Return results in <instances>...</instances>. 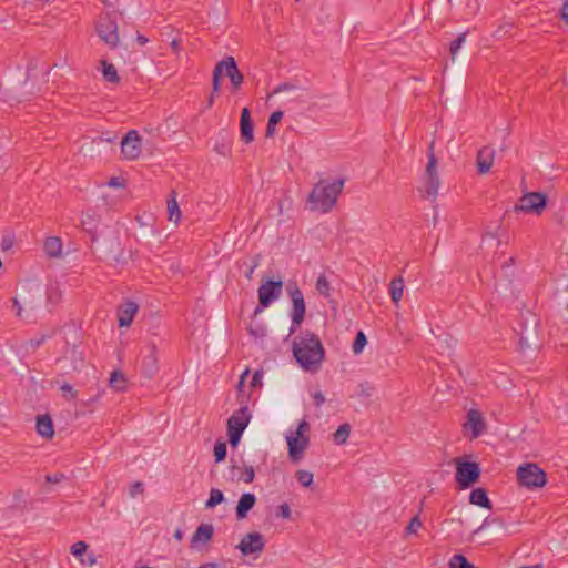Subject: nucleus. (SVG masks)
Wrapping results in <instances>:
<instances>
[{
    "label": "nucleus",
    "mask_w": 568,
    "mask_h": 568,
    "mask_svg": "<svg viewBox=\"0 0 568 568\" xmlns=\"http://www.w3.org/2000/svg\"><path fill=\"white\" fill-rule=\"evenodd\" d=\"M293 355L304 371L314 373L321 368L325 351L314 333L305 332L294 339Z\"/></svg>",
    "instance_id": "nucleus-1"
},
{
    "label": "nucleus",
    "mask_w": 568,
    "mask_h": 568,
    "mask_svg": "<svg viewBox=\"0 0 568 568\" xmlns=\"http://www.w3.org/2000/svg\"><path fill=\"white\" fill-rule=\"evenodd\" d=\"M344 187V180L321 179L307 196V206L312 212L328 213L337 203Z\"/></svg>",
    "instance_id": "nucleus-2"
},
{
    "label": "nucleus",
    "mask_w": 568,
    "mask_h": 568,
    "mask_svg": "<svg viewBox=\"0 0 568 568\" xmlns=\"http://www.w3.org/2000/svg\"><path fill=\"white\" fill-rule=\"evenodd\" d=\"M310 423L305 419L301 420L295 430H288L285 435L287 444V455L292 463H300L307 450L310 439Z\"/></svg>",
    "instance_id": "nucleus-3"
},
{
    "label": "nucleus",
    "mask_w": 568,
    "mask_h": 568,
    "mask_svg": "<svg viewBox=\"0 0 568 568\" xmlns=\"http://www.w3.org/2000/svg\"><path fill=\"white\" fill-rule=\"evenodd\" d=\"M434 142L428 148V161L425 171L420 178L418 192L424 199L434 201L440 187V178L438 174V163L434 153Z\"/></svg>",
    "instance_id": "nucleus-4"
},
{
    "label": "nucleus",
    "mask_w": 568,
    "mask_h": 568,
    "mask_svg": "<svg viewBox=\"0 0 568 568\" xmlns=\"http://www.w3.org/2000/svg\"><path fill=\"white\" fill-rule=\"evenodd\" d=\"M94 31L98 38L111 50L120 45L121 39L115 13H101L94 22Z\"/></svg>",
    "instance_id": "nucleus-5"
},
{
    "label": "nucleus",
    "mask_w": 568,
    "mask_h": 568,
    "mask_svg": "<svg viewBox=\"0 0 568 568\" xmlns=\"http://www.w3.org/2000/svg\"><path fill=\"white\" fill-rule=\"evenodd\" d=\"M516 476L518 485L529 490L544 488L547 484L546 471L536 463L519 465Z\"/></svg>",
    "instance_id": "nucleus-6"
},
{
    "label": "nucleus",
    "mask_w": 568,
    "mask_h": 568,
    "mask_svg": "<svg viewBox=\"0 0 568 568\" xmlns=\"http://www.w3.org/2000/svg\"><path fill=\"white\" fill-rule=\"evenodd\" d=\"M250 419L251 415L246 405H242L241 408L234 412L227 419V435L232 447H236L239 445L241 436L247 427Z\"/></svg>",
    "instance_id": "nucleus-7"
},
{
    "label": "nucleus",
    "mask_w": 568,
    "mask_h": 568,
    "mask_svg": "<svg viewBox=\"0 0 568 568\" xmlns=\"http://www.w3.org/2000/svg\"><path fill=\"white\" fill-rule=\"evenodd\" d=\"M455 478L459 489H467L478 481L480 476V468L477 463L457 458L455 460Z\"/></svg>",
    "instance_id": "nucleus-8"
},
{
    "label": "nucleus",
    "mask_w": 568,
    "mask_h": 568,
    "mask_svg": "<svg viewBox=\"0 0 568 568\" xmlns=\"http://www.w3.org/2000/svg\"><path fill=\"white\" fill-rule=\"evenodd\" d=\"M463 433L470 440L480 437L487 432V422L484 414L477 408L467 412L466 419L462 425Z\"/></svg>",
    "instance_id": "nucleus-9"
},
{
    "label": "nucleus",
    "mask_w": 568,
    "mask_h": 568,
    "mask_svg": "<svg viewBox=\"0 0 568 568\" xmlns=\"http://www.w3.org/2000/svg\"><path fill=\"white\" fill-rule=\"evenodd\" d=\"M547 206V196L540 192L525 193L515 205V212L540 215Z\"/></svg>",
    "instance_id": "nucleus-10"
},
{
    "label": "nucleus",
    "mask_w": 568,
    "mask_h": 568,
    "mask_svg": "<svg viewBox=\"0 0 568 568\" xmlns=\"http://www.w3.org/2000/svg\"><path fill=\"white\" fill-rule=\"evenodd\" d=\"M283 290V281L267 280L258 287V303L260 306L255 308L254 314L261 313L264 308L268 307L272 302L280 298Z\"/></svg>",
    "instance_id": "nucleus-11"
},
{
    "label": "nucleus",
    "mask_w": 568,
    "mask_h": 568,
    "mask_svg": "<svg viewBox=\"0 0 568 568\" xmlns=\"http://www.w3.org/2000/svg\"><path fill=\"white\" fill-rule=\"evenodd\" d=\"M286 291L292 301L291 317L293 327L291 328V332H293L294 328L298 327L302 324L305 317L306 306L303 293L298 288L296 283H288Z\"/></svg>",
    "instance_id": "nucleus-12"
},
{
    "label": "nucleus",
    "mask_w": 568,
    "mask_h": 568,
    "mask_svg": "<svg viewBox=\"0 0 568 568\" xmlns=\"http://www.w3.org/2000/svg\"><path fill=\"white\" fill-rule=\"evenodd\" d=\"M265 538L261 532L254 531L243 536L236 548L244 557L258 558L265 548Z\"/></svg>",
    "instance_id": "nucleus-13"
},
{
    "label": "nucleus",
    "mask_w": 568,
    "mask_h": 568,
    "mask_svg": "<svg viewBox=\"0 0 568 568\" xmlns=\"http://www.w3.org/2000/svg\"><path fill=\"white\" fill-rule=\"evenodd\" d=\"M141 374L148 378H153L159 372V351L154 342H149L145 346V354L140 363Z\"/></svg>",
    "instance_id": "nucleus-14"
},
{
    "label": "nucleus",
    "mask_w": 568,
    "mask_h": 568,
    "mask_svg": "<svg viewBox=\"0 0 568 568\" xmlns=\"http://www.w3.org/2000/svg\"><path fill=\"white\" fill-rule=\"evenodd\" d=\"M142 151L141 136L135 130H131L121 141V154L125 160H136Z\"/></svg>",
    "instance_id": "nucleus-15"
},
{
    "label": "nucleus",
    "mask_w": 568,
    "mask_h": 568,
    "mask_svg": "<svg viewBox=\"0 0 568 568\" xmlns=\"http://www.w3.org/2000/svg\"><path fill=\"white\" fill-rule=\"evenodd\" d=\"M214 527L212 524H201L193 534L190 547L193 550L202 551L213 538Z\"/></svg>",
    "instance_id": "nucleus-16"
},
{
    "label": "nucleus",
    "mask_w": 568,
    "mask_h": 568,
    "mask_svg": "<svg viewBox=\"0 0 568 568\" xmlns=\"http://www.w3.org/2000/svg\"><path fill=\"white\" fill-rule=\"evenodd\" d=\"M220 67H223L225 75L230 79L233 92L239 91L244 81V77L240 72L235 59L233 57H226L220 61Z\"/></svg>",
    "instance_id": "nucleus-17"
},
{
    "label": "nucleus",
    "mask_w": 568,
    "mask_h": 568,
    "mask_svg": "<svg viewBox=\"0 0 568 568\" xmlns=\"http://www.w3.org/2000/svg\"><path fill=\"white\" fill-rule=\"evenodd\" d=\"M495 158L496 150L490 145L483 146L478 150L476 154V168L479 175H485L491 170Z\"/></svg>",
    "instance_id": "nucleus-18"
},
{
    "label": "nucleus",
    "mask_w": 568,
    "mask_h": 568,
    "mask_svg": "<svg viewBox=\"0 0 568 568\" xmlns=\"http://www.w3.org/2000/svg\"><path fill=\"white\" fill-rule=\"evenodd\" d=\"M139 311V305L133 301H125L118 308V322L120 327H129Z\"/></svg>",
    "instance_id": "nucleus-19"
},
{
    "label": "nucleus",
    "mask_w": 568,
    "mask_h": 568,
    "mask_svg": "<svg viewBox=\"0 0 568 568\" xmlns=\"http://www.w3.org/2000/svg\"><path fill=\"white\" fill-rule=\"evenodd\" d=\"M240 135L241 140L245 144H250L254 141V125L251 118V112L247 108H244L241 113Z\"/></svg>",
    "instance_id": "nucleus-20"
},
{
    "label": "nucleus",
    "mask_w": 568,
    "mask_h": 568,
    "mask_svg": "<svg viewBox=\"0 0 568 568\" xmlns=\"http://www.w3.org/2000/svg\"><path fill=\"white\" fill-rule=\"evenodd\" d=\"M43 252L47 257L59 260L63 257V243L59 236H47L43 241Z\"/></svg>",
    "instance_id": "nucleus-21"
},
{
    "label": "nucleus",
    "mask_w": 568,
    "mask_h": 568,
    "mask_svg": "<svg viewBox=\"0 0 568 568\" xmlns=\"http://www.w3.org/2000/svg\"><path fill=\"white\" fill-rule=\"evenodd\" d=\"M36 430L40 437L50 440L54 436V427L52 418L44 414L39 415L36 420Z\"/></svg>",
    "instance_id": "nucleus-22"
},
{
    "label": "nucleus",
    "mask_w": 568,
    "mask_h": 568,
    "mask_svg": "<svg viewBox=\"0 0 568 568\" xmlns=\"http://www.w3.org/2000/svg\"><path fill=\"white\" fill-rule=\"evenodd\" d=\"M256 497L252 493L243 494L236 505V517L237 519H244L247 517L248 511L255 506Z\"/></svg>",
    "instance_id": "nucleus-23"
},
{
    "label": "nucleus",
    "mask_w": 568,
    "mask_h": 568,
    "mask_svg": "<svg viewBox=\"0 0 568 568\" xmlns=\"http://www.w3.org/2000/svg\"><path fill=\"white\" fill-rule=\"evenodd\" d=\"M98 70L101 72L104 81L112 83V84H119L120 83V75L118 73L116 68L108 62L106 60L102 59L99 62Z\"/></svg>",
    "instance_id": "nucleus-24"
},
{
    "label": "nucleus",
    "mask_w": 568,
    "mask_h": 568,
    "mask_svg": "<svg viewBox=\"0 0 568 568\" xmlns=\"http://www.w3.org/2000/svg\"><path fill=\"white\" fill-rule=\"evenodd\" d=\"M129 382L125 374L119 369L110 374L109 387L116 393H125L128 390Z\"/></svg>",
    "instance_id": "nucleus-25"
},
{
    "label": "nucleus",
    "mask_w": 568,
    "mask_h": 568,
    "mask_svg": "<svg viewBox=\"0 0 568 568\" xmlns=\"http://www.w3.org/2000/svg\"><path fill=\"white\" fill-rule=\"evenodd\" d=\"M405 291V282L403 276H397L393 278L389 283V295L395 305H398L400 300L403 298Z\"/></svg>",
    "instance_id": "nucleus-26"
},
{
    "label": "nucleus",
    "mask_w": 568,
    "mask_h": 568,
    "mask_svg": "<svg viewBox=\"0 0 568 568\" xmlns=\"http://www.w3.org/2000/svg\"><path fill=\"white\" fill-rule=\"evenodd\" d=\"M469 503L483 508L491 509L493 505L484 488H476L469 495Z\"/></svg>",
    "instance_id": "nucleus-27"
},
{
    "label": "nucleus",
    "mask_w": 568,
    "mask_h": 568,
    "mask_svg": "<svg viewBox=\"0 0 568 568\" xmlns=\"http://www.w3.org/2000/svg\"><path fill=\"white\" fill-rule=\"evenodd\" d=\"M166 210L169 221L178 225L181 221L182 213L176 201L175 192H172V197L168 201Z\"/></svg>",
    "instance_id": "nucleus-28"
},
{
    "label": "nucleus",
    "mask_w": 568,
    "mask_h": 568,
    "mask_svg": "<svg viewBox=\"0 0 568 568\" xmlns=\"http://www.w3.org/2000/svg\"><path fill=\"white\" fill-rule=\"evenodd\" d=\"M352 427L348 423L342 424L333 434V442L336 445H345L349 438Z\"/></svg>",
    "instance_id": "nucleus-29"
},
{
    "label": "nucleus",
    "mask_w": 568,
    "mask_h": 568,
    "mask_svg": "<svg viewBox=\"0 0 568 568\" xmlns=\"http://www.w3.org/2000/svg\"><path fill=\"white\" fill-rule=\"evenodd\" d=\"M449 568H476L468 559L460 554L454 555L448 562Z\"/></svg>",
    "instance_id": "nucleus-30"
},
{
    "label": "nucleus",
    "mask_w": 568,
    "mask_h": 568,
    "mask_svg": "<svg viewBox=\"0 0 568 568\" xmlns=\"http://www.w3.org/2000/svg\"><path fill=\"white\" fill-rule=\"evenodd\" d=\"M283 112L282 111H275L271 114L267 121L266 125V138H272L275 133V125L282 120Z\"/></svg>",
    "instance_id": "nucleus-31"
},
{
    "label": "nucleus",
    "mask_w": 568,
    "mask_h": 568,
    "mask_svg": "<svg viewBox=\"0 0 568 568\" xmlns=\"http://www.w3.org/2000/svg\"><path fill=\"white\" fill-rule=\"evenodd\" d=\"M87 549H88V544L80 540V541L74 542L71 546L70 551L75 558L79 559L80 564L85 565L83 555L85 554Z\"/></svg>",
    "instance_id": "nucleus-32"
},
{
    "label": "nucleus",
    "mask_w": 568,
    "mask_h": 568,
    "mask_svg": "<svg viewBox=\"0 0 568 568\" xmlns=\"http://www.w3.org/2000/svg\"><path fill=\"white\" fill-rule=\"evenodd\" d=\"M69 358L71 359V367L73 371H80L83 367L84 357L81 352L73 348L69 353Z\"/></svg>",
    "instance_id": "nucleus-33"
},
{
    "label": "nucleus",
    "mask_w": 568,
    "mask_h": 568,
    "mask_svg": "<svg viewBox=\"0 0 568 568\" xmlns=\"http://www.w3.org/2000/svg\"><path fill=\"white\" fill-rule=\"evenodd\" d=\"M224 500V495L220 489L212 488L210 491V498L205 503L206 508H214Z\"/></svg>",
    "instance_id": "nucleus-34"
},
{
    "label": "nucleus",
    "mask_w": 568,
    "mask_h": 568,
    "mask_svg": "<svg viewBox=\"0 0 568 568\" xmlns=\"http://www.w3.org/2000/svg\"><path fill=\"white\" fill-rule=\"evenodd\" d=\"M316 291L324 297L331 295V284L325 275H320L316 281Z\"/></svg>",
    "instance_id": "nucleus-35"
},
{
    "label": "nucleus",
    "mask_w": 568,
    "mask_h": 568,
    "mask_svg": "<svg viewBox=\"0 0 568 568\" xmlns=\"http://www.w3.org/2000/svg\"><path fill=\"white\" fill-rule=\"evenodd\" d=\"M366 344H367L366 335L362 331L357 332L355 341L352 345L353 353L355 355H359L363 352V349L365 348Z\"/></svg>",
    "instance_id": "nucleus-36"
},
{
    "label": "nucleus",
    "mask_w": 568,
    "mask_h": 568,
    "mask_svg": "<svg viewBox=\"0 0 568 568\" xmlns=\"http://www.w3.org/2000/svg\"><path fill=\"white\" fill-rule=\"evenodd\" d=\"M295 477L298 480V483L303 487H306V488L311 487V485L313 484V479H314L313 474L311 471L304 470V469L297 470L295 474Z\"/></svg>",
    "instance_id": "nucleus-37"
},
{
    "label": "nucleus",
    "mask_w": 568,
    "mask_h": 568,
    "mask_svg": "<svg viewBox=\"0 0 568 568\" xmlns=\"http://www.w3.org/2000/svg\"><path fill=\"white\" fill-rule=\"evenodd\" d=\"M223 72V67H220V62H217L212 77V89L214 93H219L221 90V77Z\"/></svg>",
    "instance_id": "nucleus-38"
},
{
    "label": "nucleus",
    "mask_w": 568,
    "mask_h": 568,
    "mask_svg": "<svg viewBox=\"0 0 568 568\" xmlns=\"http://www.w3.org/2000/svg\"><path fill=\"white\" fill-rule=\"evenodd\" d=\"M248 374H250V369H248V368H246V369L242 373V375H241V377H240V381H239V383H237V386H236V388H237V394H239V398H240L241 404H243V403H244V398H248V397H250V394H246V393H245V386H244L245 378L247 377V375H248Z\"/></svg>",
    "instance_id": "nucleus-39"
},
{
    "label": "nucleus",
    "mask_w": 568,
    "mask_h": 568,
    "mask_svg": "<svg viewBox=\"0 0 568 568\" xmlns=\"http://www.w3.org/2000/svg\"><path fill=\"white\" fill-rule=\"evenodd\" d=\"M466 41V33H460L456 40H454L452 43H450V47H449V52H450V55H452V60L454 61L456 59V55L459 51V49L462 48L463 43Z\"/></svg>",
    "instance_id": "nucleus-40"
},
{
    "label": "nucleus",
    "mask_w": 568,
    "mask_h": 568,
    "mask_svg": "<svg viewBox=\"0 0 568 568\" xmlns=\"http://www.w3.org/2000/svg\"><path fill=\"white\" fill-rule=\"evenodd\" d=\"M255 478V470L253 466H245L241 471V475L237 477V480L244 481L245 484H251Z\"/></svg>",
    "instance_id": "nucleus-41"
},
{
    "label": "nucleus",
    "mask_w": 568,
    "mask_h": 568,
    "mask_svg": "<svg viewBox=\"0 0 568 568\" xmlns=\"http://www.w3.org/2000/svg\"><path fill=\"white\" fill-rule=\"evenodd\" d=\"M226 457V444L224 442H217L214 445V458L216 463H221Z\"/></svg>",
    "instance_id": "nucleus-42"
},
{
    "label": "nucleus",
    "mask_w": 568,
    "mask_h": 568,
    "mask_svg": "<svg viewBox=\"0 0 568 568\" xmlns=\"http://www.w3.org/2000/svg\"><path fill=\"white\" fill-rule=\"evenodd\" d=\"M62 396L67 400H73L78 397V390L73 388L72 385L64 383L60 387Z\"/></svg>",
    "instance_id": "nucleus-43"
},
{
    "label": "nucleus",
    "mask_w": 568,
    "mask_h": 568,
    "mask_svg": "<svg viewBox=\"0 0 568 568\" xmlns=\"http://www.w3.org/2000/svg\"><path fill=\"white\" fill-rule=\"evenodd\" d=\"M275 515L282 519H291L292 510L288 504L283 503L276 507Z\"/></svg>",
    "instance_id": "nucleus-44"
},
{
    "label": "nucleus",
    "mask_w": 568,
    "mask_h": 568,
    "mask_svg": "<svg viewBox=\"0 0 568 568\" xmlns=\"http://www.w3.org/2000/svg\"><path fill=\"white\" fill-rule=\"evenodd\" d=\"M422 525L423 524H422V521H420L418 516L413 517L412 520L409 521V524L406 527V534L407 535L417 534V531L419 530Z\"/></svg>",
    "instance_id": "nucleus-45"
},
{
    "label": "nucleus",
    "mask_w": 568,
    "mask_h": 568,
    "mask_svg": "<svg viewBox=\"0 0 568 568\" xmlns=\"http://www.w3.org/2000/svg\"><path fill=\"white\" fill-rule=\"evenodd\" d=\"M130 496L132 498H135L139 495H142L144 493V486L141 481H135L130 486Z\"/></svg>",
    "instance_id": "nucleus-46"
},
{
    "label": "nucleus",
    "mask_w": 568,
    "mask_h": 568,
    "mask_svg": "<svg viewBox=\"0 0 568 568\" xmlns=\"http://www.w3.org/2000/svg\"><path fill=\"white\" fill-rule=\"evenodd\" d=\"M108 185L113 189H124L126 186V182L123 178L113 176L109 180Z\"/></svg>",
    "instance_id": "nucleus-47"
},
{
    "label": "nucleus",
    "mask_w": 568,
    "mask_h": 568,
    "mask_svg": "<svg viewBox=\"0 0 568 568\" xmlns=\"http://www.w3.org/2000/svg\"><path fill=\"white\" fill-rule=\"evenodd\" d=\"M312 398L314 400V405L316 407H320L321 405H323L325 403V396L322 392L320 390H316L312 394Z\"/></svg>",
    "instance_id": "nucleus-48"
},
{
    "label": "nucleus",
    "mask_w": 568,
    "mask_h": 568,
    "mask_svg": "<svg viewBox=\"0 0 568 568\" xmlns=\"http://www.w3.org/2000/svg\"><path fill=\"white\" fill-rule=\"evenodd\" d=\"M13 246V239L11 236H4L1 241L2 251H9Z\"/></svg>",
    "instance_id": "nucleus-49"
},
{
    "label": "nucleus",
    "mask_w": 568,
    "mask_h": 568,
    "mask_svg": "<svg viewBox=\"0 0 568 568\" xmlns=\"http://www.w3.org/2000/svg\"><path fill=\"white\" fill-rule=\"evenodd\" d=\"M262 385V373L256 371L252 377L251 387H257Z\"/></svg>",
    "instance_id": "nucleus-50"
},
{
    "label": "nucleus",
    "mask_w": 568,
    "mask_h": 568,
    "mask_svg": "<svg viewBox=\"0 0 568 568\" xmlns=\"http://www.w3.org/2000/svg\"><path fill=\"white\" fill-rule=\"evenodd\" d=\"M560 17L564 22L568 23V0H565L561 6Z\"/></svg>",
    "instance_id": "nucleus-51"
},
{
    "label": "nucleus",
    "mask_w": 568,
    "mask_h": 568,
    "mask_svg": "<svg viewBox=\"0 0 568 568\" xmlns=\"http://www.w3.org/2000/svg\"><path fill=\"white\" fill-rule=\"evenodd\" d=\"M135 41L139 45L143 47L149 42V39L145 36L138 33L135 37Z\"/></svg>",
    "instance_id": "nucleus-52"
},
{
    "label": "nucleus",
    "mask_w": 568,
    "mask_h": 568,
    "mask_svg": "<svg viewBox=\"0 0 568 568\" xmlns=\"http://www.w3.org/2000/svg\"><path fill=\"white\" fill-rule=\"evenodd\" d=\"M172 50L175 52V53H179L180 50H181V47H180V40L179 39H173L170 43Z\"/></svg>",
    "instance_id": "nucleus-53"
},
{
    "label": "nucleus",
    "mask_w": 568,
    "mask_h": 568,
    "mask_svg": "<svg viewBox=\"0 0 568 568\" xmlns=\"http://www.w3.org/2000/svg\"><path fill=\"white\" fill-rule=\"evenodd\" d=\"M251 333L253 335H255L256 337H263L265 335V328L264 327H258L257 329L251 328Z\"/></svg>",
    "instance_id": "nucleus-54"
},
{
    "label": "nucleus",
    "mask_w": 568,
    "mask_h": 568,
    "mask_svg": "<svg viewBox=\"0 0 568 568\" xmlns=\"http://www.w3.org/2000/svg\"><path fill=\"white\" fill-rule=\"evenodd\" d=\"M258 263L255 262L253 266H251V268L246 272L245 276L247 280H252L253 277V273L255 271V268L257 267Z\"/></svg>",
    "instance_id": "nucleus-55"
},
{
    "label": "nucleus",
    "mask_w": 568,
    "mask_h": 568,
    "mask_svg": "<svg viewBox=\"0 0 568 568\" xmlns=\"http://www.w3.org/2000/svg\"><path fill=\"white\" fill-rule=\"evenodd\" d=\"M13 306L17 308V315L21 316L22 307L17 298H13Z\"/></svg>",
    "instance_id": "nucleus-56"
},
{
    "label": "nucleus",
    "mask_w": 568,
    "mask_h": 568,
    "mask_svg": "<svg viewBox=\"0 0 568 568\" xmlns=\"http://www.w3.org/2000/svg\"><path fill=\"white\" fill-rule=\"evenodd\" d=\"M85 564L90 567L94 566L97 564V559H95L94 555H90L88 557V560L85 561Z\"/></svg>",
    "instance_id": "nucleus-57"
},
{
    "label": "nucleus",
    "mask_w": 568,
    "mask_h": 568,
    "mask_svg": "<svg viewBox=\"0 0 568 568\" xmlns=\"http://www.w3.org/2000/svg\"><path fill=\"white\" fill-rule=\"evenodd\" d=\"M174 538L178 540V541H181L183 539V531L178 528L174 532Z\"/></svg>",
    "instance_id": "nucleus-58"
},
{
    "label": "nucleus",
    "mask_w": 568,
    "mask_h": 568,
    "mask_svg": "<svg viewBox=\"0 0 568 568\" xmlns=\"http://www.w3.org/2000/svg\"><path fill=\"white\" fill-rule=\"evenodd\" d=\"M215 94H216V93H214V92H212V93H211V95H210V98H209V101H207V105H209V106H211V105L213 104V102H214V95H215Z\"/></svg>",
    "instance_id": "nucleus-59"
},
{
    "label": "nucleus",
    "mask_w": 568,
    "mask_h": 568,
    "mask_svg": "<svg viewBox=\"0 0 568 568\" xmlns=\"http://www.w3.org/2000/svg\"><path fill=\"white\" fill-rule=\"evenodd\" d=\"M520 568H542L541 565H535V566H524Z\"/></svg>",
    "instance_id": "nucleus-60"
},
{
    "label": "nucleus",
    "mask_w": 568,
    "mask_h": 568,
    "mask_svg": "<svg viewBox=\"0 0 568 568\" xmlns=\"http://www.w3.org/2000/svg\"><path fill=\"white\" fill-rule=\"evenodd\" d=\"M566 308L568 310V304L566 305Z\"/></svg>",
    "instance_id": "nucleus-61"
}]
</instances>
